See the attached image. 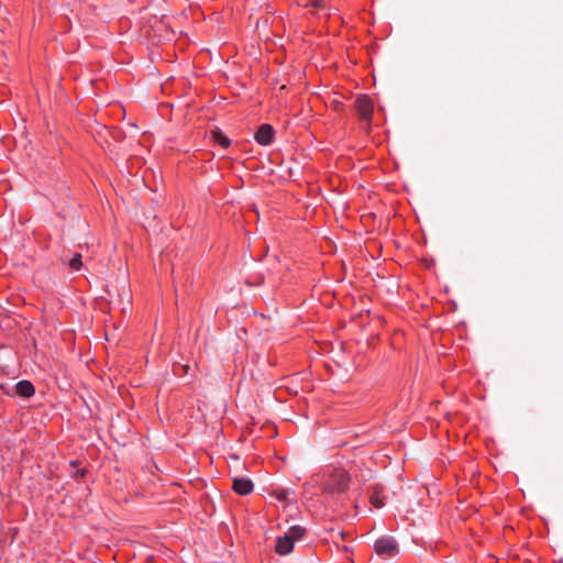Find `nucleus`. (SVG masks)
I'll return each mask as SVG.
<instances>
[{"mask_svg":"<svg viewBox=\"0 0 563 563\" xmlns=\"http://www.w3.org/2000/svg\"><path fill=\"white\" fill-rule=\"evenodd\" d=\"M374 549L377 554L393 556L398 552V544L393 537L386 536L375 541Z\"/></svg>","mask_w":563,"mask_h":563,"instance_id":"7ed1b4c3","label":"nucleus"},{"mask_svg":"<svg viewBox=\"0 0 563 563\" xmlns=\"http://www.w3.org/2000/svg\"><path fill=\"white\" fill-rule=\"evenodd\" d=\"M355 108L361 119L371 123L374 110L372 99L366 95L358 96L355 100Z\"/></svg>","mask_w":563,"mask_h":563,"instance_id":"f03ea898","label":"nucleus"},{"mask_svg":"<svg viewBox=\"0 0 563 563\" xmlns=\"http://www.w3.org/2000/svg\"><path fill=\"white\" fill-rule=\"evenodd\" d=\"M295 493L289 489H279L276 492V498L279 501H290V495H294Z\"/></svg>","mask_w":563,"mask_h":563,"instance_id":"f8f14e48","label":"nucleus"},{"mask_svg":"<svg viewBox=\"0 0 563 563\" xmlns=\"http://www.w3.org/2000/svg\"><path fill=\"white\" fill-rule=\"evenodd\" d=\"M350 484V475L343 470H334L323 481L322 492L327 495L343 494Z\"/></svg>","mask_w":563,"mask_h":563,"instance_id":"f257e3e1","label":"nucleus"},{"mask_svg":"<svg viewBox=\"0 0 563 563\" xmlns=\"http://www.w3.org/2000/svg\"><path fill=\"white\" fill-rule=\"evenodd\" d=\"M82 256L80 253H74L69 260L64 257V261L67 263L68 267L73 271H79L82 267Z\"/></svg>","mask_w":563,"mask_h":563,"instance_id":"9b49d317","label":"nucleus"},{"mask_svg":"<svg viewBox=\"0 0 563 563\" xmlns=\"http://www.w3.org/2000/svg\"><path fill=\"white\" fill-rule=\"evenodd\" d=\"M371 504L376 508H382L385 505L383 492L380 488L375 487L369 496Z\"/></svg>","mask_w":563,"mask_h":563,"instance_id":"1a4fd4ad","label":"nucleus"},{"mask_svg":"<svg viewBox=\"0 0 563 563\" xmlns=\"http://www.w3.org/2000/svg\"><path fill=\"white\" fill-rule=\"evenodd\" d=\"M312 3L316 8H321L323 5V0H313Z\"/></svg>","mask_w":563,"mask_h":563,"instance_id":"ddd939ff","label":"nucleus"},{"mask_svg":"<svg viewBox=\"0 0 563 563\" xmlns=\"http://www.w3.org/2000/svg\"><path fill=\"white\" fill-rule=\"evenodd\" d=\"M15 394L22 398H31L35 394L34 385L30 380H20L14 385Z\"/></svg>","mask_w":563,"mask_h":563,"instance_id":"423d86ee","label":"nucleus"},{"mask_svg":"<svg viewBox=\"0 0 563 563\" xmlns=\"http://www.w3.org/2000/svg\"><path fill=\"white\" fill-rule=\"evenodd\" d=\"M294 542L286 536L276 539L275 550L279 555L289 554L294 549Z\"/></svg>","mask_w":563,"mask_h":563,"instance_id":"0eeeda50","label":"nucleus"},{"mask_svg":"<svg viewBox=\"0 0 563 563\" xmlns=\"http://www.w3.org/2000/svg\"><path fill=\"white\" fill-rule=\"evenodd\" d=\"M306 533V529L301 526H291L285 534L295 543V541L300 540Z\"/></svg>","mask_w":563,"mask_h":563,"instance_id":"6e6552de","label":"nucleus"},{"mask_svg":"<svg viewBox=\"0 0 563 563\" xmlns=\"http://www.w3.org/2000/svg\"><path fill=\"white\" fill-rule=\"evenodd\" d=\"M275 130L271 124H261L254 135L255 141L262 145L267 146L273 143Z\"/></svg>","mask_w":563,"mask_h":563,"instance_id":"20e7f679","label":"nucleus"},{"mask_svg":"<svg viewBox=\"0 0 563 563\" xmlns=\"http://www.w3.org/2000/svg\"><path fill=\"white\" fill-rule=\"evenodd\" d=\"M233 490L242 496H246L253 492L254 485L250 478L236 477L233 479Z\"/></svg>","mask_w":563,"mask_h":563,"instance_id":"39448f33","label":"nucleus"},{"mask_svg":"<svg viewBox=\"0 0 563 563\" xmlns=\"http://www.w3.org/2000/svg\"><path fill=\"white\" fill-rule=\"evenodd\" d=\"M213 141L223 148H228L231 144L230 139L222 133L221 130L217 129L212 132Z\"/></svg>","mask_w":563,"mask_h":563,"instance_id":"9d476101","label":"nucleus"}]
</instances>
